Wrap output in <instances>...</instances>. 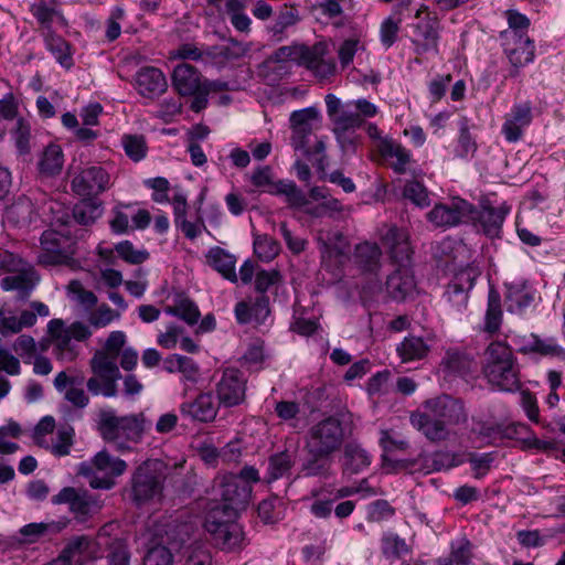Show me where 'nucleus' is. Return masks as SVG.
I'll list each match as a JSON object with an SVG mask.
<instances>
[{"label":"nucleus","mask_w":565,"mask_h":565,"mask_svg":"<svg viewBox=\"0 0 565 565\" xmlns=\"http://www.w3.org/2000/svg\"><path fill=\"white\" fill-rule=\"evenodd\" d=\"M467 420L463 403L450 395L429 398L409 415L412 426L433 443L447 440L451 428Z\"/></svg>","instance_id":"obj_1"},{"label":"nucleus","mask_w":565,"mask_h":565,"mask_svg":"<svg viewBox=\"0 0 565 565\" xmlns=\"http://www.w3.org/2000/svg\"><path fill=\"white\" fill-rule=\"evenodd\" d=\"M148 426L142 412L119 416L110 407L99 409L96 419V428L103 440L120 454L132 451L134 445L141 441Z\"/></svg>","instance_id":"obj_2"},{"label":"nucleus","mask_w":565,"mask_h":565,"mask_svg":"<svg viewBox=\"0 0 565 565\" xmlns=\"http://www.w3.org/2000/svg\"><path fill=\"white\" fill-rule=\"evenodd\" d=\"M481 371L495 391L514 393L522 386L521 369L512 348L505 341H491L483 351Z\"/></svg>","instance_id":"obj_3"},{"label":"nucleus","mask_w":565,"mask_h":565,"mask_svg":"<svg viewBox=\"0 0 565 565\" xmlns=\"http://www.w3.org/2000/svg\"><path fill=\"white\" fill-rule=\"evenodd\" d=\"M321 114L316 107H307L291 113L289 122L291 129L290 145L296 152H300L320 171L327 167L326 141L315 138L313 130L321 124Z\"/></svg>","instance_id":"obj_4"},{"label":"nucleus","mask_w":565,"mask_h":565,"mask_svg":"<svg viewBox=\"0 0 565 565\" xmlns=\"http://www.w3.org/2000/svg\"><path fill=\"white\" fill-rule=\"evenodd\" d=\"M344 428L340 419L329 416L313 424L306 436V449L311 456L330 457L340 450Z\"/></svg>","instance_id":"obj_5"},{"label":"nucleus","mask_w":565,"mask_h":565,"mask_svg":"<svg viewBox=\"0 0 565 565\" xmlns=\"http://www.w3.org/2000/svg\"><path fill=\"white\" fill-rule=\"evenodd\" d=\"M213 489L222 503L212 509H220L222 515L227 518H236L238 512L247 507L253 491V487L243 484L233 473L216 478Z\"/></svg>","instance_id":"obj_6"},{"label":"nucleus","mask_w":565,"mask_h":565,"mask_svg":"<svg viewBox=\"0 0 565 565\" xmlns=\"http://www.w3.org/2000/svg\"><path fill=\"white\" fill-rule=\"evenodd\" d=\"M93 376L87 380L86 386L93 395L115 397L118 394L117 381L121 377L117 365V358L107 352L97 351L90 360Z\"/></svg>","instance_id":"obj_7"},{"label":"nucleus","mask_w":565,"mask_h":565,"mask_svg":"<svg viewBox=\"0 0 565 565\" xmlns=\"http://www.w3.org/2000/svg\"><path fill=\"white\" fill-rule=\"evenodd\" d=\"M127 462L110 455L107 450H100L92 459V467L81 468V472L88 477V483L93 489L110 490L116 486V478L127 470Z\"/></svg>","instance_id":"obj_8"},{"label":"nucleus","mask_w":565,"mask_h":565,"mask_svg":"<svg viewBox=\"0 0 565 565\" xmlns=\"http://www.w3.org/2000/svg\"><path fill=\"white\" fill-rule=\"evenodd\" d=\"M235 518L222 515L220 509H210L204 526L212 535L214 543L224 551L241 550L245 544L242 526L234 522Z\"/></svg>","instance_id":"obj_9"},{"label":"nucleus","mask_w":565,"mask_h":565,"mask_svg":"<svg viewBox=\"0 0 565 565\" xmlns=\"http://www.w3.org/2000/svg\"><path fill=\"white\" fill-rule=\"evenodd\" d=\"M130 486V498L138 507L159 498L163 489V477L157 463L147 460L139 465L131 476Z\"/></svg>","instance_id":"obj_10"},{"label":"nucleus","mask_w":565,"mask_h":565,"mask_svg":"<svg viewBox=\"0 0 565 565\" xmlns=\"http://www.w3.org/2000/svg\"><path fill=\"white\" fill-rule=\"evenodd\" d=\"M52 502L54 504H68L70 511L81 521H85L98 513L104 505L99 495L74 487L63 488L52 498Z\"/></svg>","instance_id":"obj_11"},{"label":"nucleus","mask_w":565,"mask_h":565,"mask_svg":"<svg viewBox=\"0 0 565 565\" xmlns=\"http://www.w3.org/2000/svg\"><path fill=\"white\" fill-rule=\"evenodd\" d=\"M247 379L245 374L235 367H226L215 382L214 392L218 405L235 407L245 402Z\"/></svg>","instance_id":"obj_12"},{"label":"nucleus","mask_w":565,"mask_h":565,"mask_svg":"<svg viewBox=\"0 0 565 565\" xmlns=\"http://www.w3.org/2000/svg\"><path fill=\"white\" fill-rule=\"evenodd\" d=\"M502 47L512 70L510 76L519 75V70L532 63L535 58L534 42L527 34H516L514 31H502L500 33Z\"/></svg>","instance_id":"obj_13"},{"label":"nucleus","mask_w":565,"mask_h":565,"mask_svg":"<svg viewBox=\"0 0 565 565\" xmlns=\"http://www.w3.org/2000/svg\"><path fill=\"white\" fill-rule=\"evenodd\" d=\"M73 247L68 237L55 232L45 231L41 236V252L38 262L44 266L70 265L73 260Z\"/></svg>","instance_id":"obj_14"},{"label":"nucleus","mask_w":565,"mask_h":565,"mask_svg":"<svg viewBox=\"0 0 565 565\" xmlns=\"http://www.w3.org/2000/svg\"><path fill=\"white\" fill-rule=\"evenodd\" d=\"M113 184L110 172L102 166L82 169L71 182L72 190L83 198L97 196L109 190Z\"/></svg>","instance_id":"obj_15"},{"label":"nucleus","mask_w":565,"mask_h":565,"mask_svg":"<svg viewBox=\"0 0 565 565\" xmlns=\"http://www.w3.org/2000/svg\"><path fill=\"white\" fill-rule=\"evenodd\" d=\"M471 212V203L460 198H454L448 202L435 204L427 213V220L435 227L449 228L467 222Z\"/></svg>","instance_id":"obj_16"},{"label":"nucleus","mask_w":565,"mask_h":565,"mask_svg":"<svg viewBox=\"0 0 565 565\" xmlns=\"http://www.w3.org/2000/svg\"><path fill=\"white\" fill-rule=\"evenodd\" d=\"M409 28L415 54L439 53L441 25L437 17H425L423 20L409 24Z\"/></svg>","instance_id":"obj_17"},{"label":"nucleus","mask_w":565,"mask_h":565,"mask_svg":"<svg viewBox=\"0 0 565 565\" xmlns=\"http://www.w3.org/2000/svg\"><path fill=\"white\" fill-rule=\"evenodd\" d=\"M509 211L504 204L494 207L489 202H482L479 209L472 205V212L468 215L467 222H471L484 235L497 237Z\"/></svg>","instance_id":"obj_18"},{"label":"nucleus","mask_w":565,"mask_h":565,"mask_svg":"<svg viewBox=\"0 0 565 565\" xmlns=\"http://www.w3.org/2000/svg\"><path fill=\"white\" fill-rule=\"evenodd\" d=\"M218 402L215 403L211 392L200 393L194 399L180 405V413L192 422L212 423L218 413Z\"/></svg>","instance_id":"obj_19"},{"label":"nucleus","mask_w":565,"mask_h":565,"mask_svg":"<svg viewBox=\"0 0 565 565\" xmlns=\"http://www.w3.org/2000/svg\"><path fill=\"white\" fill-rule=\"evenodd\" d=\"M477 275L472 269L458 271L444 294L446 300L458 311L467 307L469 291L473 288Z\"/></svg>","instance_id":"obj_20"},{"label":"nucleus","mask_w":565,"mask_h":565,"mask_svg":"<svg viewBox=\"0 0 565 565\" xmlns=\"http://www.w3.org/2000/svg\"><path fill=\"white\" fill-rule=\"evenodd\" d=\"M134 86L142 97L153 99L167 90L168 82L161 70L145 66L136 73Z\"/></svg>","instance_id":"obj_21"},{"label":"nucleus","mask_w":565,"mask_h":565,"mask_svg":"<svg viewBox=\"0 0 565 565\" xmlns=\"http://www.w3.org/2000/svg\"><path fill=\"white\" fill-rule=\"evenodd\" d=\"M532 121V109L527 103L514 105L505 116L502 134L507 141L516 142L523 136V130Z\"/></svg>","instance_id":"obj_22"},{"label":"nucleus","mask_w":565,"mask_h":565,"mask_svg":"<svg viewBox=\"0 0 565 565\" xmlns=\"http://www.w3.org/2000/svg\"><path fill=\"white\" fill-rule=\"evenodd\" d=\"M507 310L511 313H523L535 299V289L523 279H518L505 285Z\"/></svg>","instance_id":"obj_23"},{"label":"nucleus","mask_w":565,"mask_h":565,"mask_svg":"<svg viewBox=\"0 0 565 565\" xmlns=\"http://www.w3.org/2000/svg\"><path fill=\"white\" fill-rule=\"evenodd\" d=\"M382 239L384 245L390 248L391 256L398 264V267H409L412 248L408 234L396 226H391L386 230Z\"/></svg>","instance_id":"obj_24"},{"label":"nucleus","mask_w":565,"mask_h":565,"mask_svg":"<svg viewBox=\"0 0 565 565\" xmlns=\"http://www.w3.org/2000/svg\"><path fill=\"white\" fill-rule=\"evenodd\" d=\"M83 377L70 375L62 371L54 379V386L58 392L64 393V398L77 408H84L89 403V397L81 387Z\"/></svg>","instance_id":"obj_25"},{"label":"nucleus","mask_w":565,"mask_h":565,"mask_svg":"<svg viewBox=\"0 0 565 565\" xmlns=\"http://www.w3.org/2000/svg\"><path fill=\"white\" fill-rule=\"evenodd\" d=\"M379 154L387 162L395 173L404 174L414 162L412 152L403 145L394 140L382 141Z\"/></svg>","instance_id":"obj_26"},{"label":"nucleus","mask_w":565,"mask_h":565,"mask_svg":"<svg viewBox=\"0 0 565 565\" xmlns=\"http://www.w3.org/2000/svg\"><path fill=\"white\" fill-rule=\"evenodd\" d=\"M172 87L181 96L192 95L203 85V79L195 67L181 63L177 65L171 75Z\"/></svg>","instance_id":"obj_27"},{"label":"nucleus","mask_w":565,"mask_h":565,"mask_svg":"<svg viewBox=\"0 0 565 565\" xmlns=\"http://www.w3.org/2000/svg\"><path fill=\"white\" fill-rule=\"evenodd\" d=\"M372 461L371 455L359 444L349 443L345 445L341 458L343 475L353 476L364 471Z\"/></svg>","instance_id":"obj_28"},{"label":"nucleus","mask_w":565,"mask_h":565,"mask_svg":"<svg viewBox=\"0 0 565 565\" xmlns=\"http://www.w3.org/2000/svg\"><path fill=\"white\" fill-rule=\"evenodd\" d=\"M387 290L396 300H404L412 296L416 288L415 277L409 267H398L388 276Z\"/></svg>","instance_id":"obj_29"},{"label":"nucleus","mask_w":565,"mask_h":565,"mask_svg":"<svg viewBox=\"0 0 565 565\" xmlns=\"http://www.w3.org/2000/svg\"><path fill=\"white\" fill-rule=\"evenodd\" d=\"M430 348L428 340L417 335H408L397 345L396 352L403 363H409L427 358Z\"/></svg>","instance_id":"obj_30"},{"label":"nucleus","mask_w":565,"mask_h":565,"mask_svg":"<svg viewBox=\"0 0 565 565\" xmlns=\"http://www.w3.org/2000/svg\"><path fill=\"white\" fill-rule=\"evenodd\" d=\"M207 264L218 271L225 279L236 282L238 276L235 270L236 258L221 247H213L206 254Z\"/></svg>","instance_id":"obj_31"},{"label":"nucleus","mask_w":565,"mask_h":565,"mask_svg":"<svg viewBox=\"0 0 565 565\" xmlns=\"http://www.w3.org/2000/svg\"><path fill=\"white\" fill-rule=\"evenodd\" d=\"M15 273L1 280V288L6 291L17 290L21 297H26L38 281L36 274L33 268L26 265Z\"/></svg>","instance_id":"obj_32"},{"label":"nucleus","mask_w":565,"mask_h":565,"mask_svg":"<svg viewBox=\"0 0 565 565\" xmlns=\"http://www.w3.org/2000/svg\"><path fill=\"white\" fill-rule=\"evenodd\" d=\"M249 0H227L225 3V11L230 18L231 24L234 29L242 33L250 31L252 20L245 13Z\"/></svg>","instance_id":"obj_33"},{"label":"nucleus","mask_w":565,"mask_h":565,"mask_svg":"<svg viewBox=\"0 0 565 565\" xmlns=\"http://www.w3.org/2000/svg\"><path fill=\"white\" fill-rule=\"evenodd\" d=\"M382 252L375 243L364 242L355 246V262L365 270L374 273L380 267Z\"/></svg>","instance_id":"obj_34"},{"label":"nucleus","mask_w":565,"mask_h":565,"mask_svg":"<svg viewBox=\"0 0 565 565\" xmlns=\"http://www.w3.org/2000/svg\"><path fill=\"white\" fill-rule=\"evenodd\" d=\"M46 49L63 67L70 68L73 65V57L70 44L60 35L53 32L44 33Z\"/></svg>","instance_id":"obj_35"},{"label":"nucleus","mask_w":565,"mask_h":565,"mask_svg":"<svg viewBox=\"0 0 565 565\" xmlns=\"http://www.w3.org/2000/svg\"><path fill=\"white\" fill-rule=\"evenodd\" d=\"M166 312L182 319L188 324L196 323L201 316L198 306L183 295H178L173 300V305L167 307Z\"/></svg>","instance_id":"obj_36"},{"label":"nucleus","mask_w":565,"mask_h":565,"mask_svg":"<svg viewBox=\"0 0 565 565\" xmlns=\"http://www.w3.org/2000/svg\"><path fill=\"white\" fill-rule=\"evenodd\" d=\"M299 22V15L296 9L285 7L276 17L275 21L268 26V32L273 39L280 42L286 36V31Z\"/></svg>","instance_id":"obj_37"},{"label":"nucleus","mask_w":565,"mask_h":565,"mask_svg":"<svg viewBox=\"0 0 565 565\" xmlns=\"http://www.w3.org/2000/svg\"><path fill=\"white\" fill-rule=\"evenodd\" d=\"M10 134L19 154L30 153L33 141L30 121L23 117H18Z\"/></svg>","instance_id":"obj_38"},{"label":"nucleus","mask_w":565,"mask_h":565,"mask_svg":"<svg viewBox=\"0 0 565 565\" xmlns=\"http://www.w3.org/2000/svg\"><path fill=\"white\" fill-rule=\"evenodd\" d=\"M503 312L501 309V299L495 290H490L488 295V306L484 316V332L494 334L500 330Z\"/></svg>","instance_id":"obj_39"},{"label":"nucleus","mask_w":565,"mask_h":565,"mask_svg":"<svg viewBox=\"0 0 565 565\" xmlns=\"http://www.w3.org/2000/svg\"><path fill=\"white\" fill-rule=\"evenodd\" d=\"M295 461L288 451L275 454L268 459L267 482H273L287 476Z\"/></svg>","instance_id":"obj_40"},{"label":"nucleus","mask_w":565,"mask_h":565,"mask_svg":"<svg viewBox=\"0 0 565 565\" xmlns=\"http://www.w3.org/2000/svg\"><path fill=\"white\" fill-rule=\"evenodd\" d=\"M303 66L320 78H328L335 72V63L332 60H323L318 47L310 49Z\"/></svg>","instance_id":"obj_41"},{"label":"nucleus","mask_w":565,"mask_h":565,"mask_svg":"<svg viewBox=\"0 0 565 565\" xmlns=\"http://www.w3.org/2000/svg\"><path fill=\"white\" fill-rule=\"evenodd\" d=\"M469 120L467 117H461L459 120V137L455 149L456 156L462 159L473 157L477 152L478 146L469 131Z\"/></svg>","instance_id":"obj_42"},{"label":"nucleus","mask_w":565,"mask_h":565,"mask_svg":"<svg viewBox=\"0 0 565 565\" xmlns=\"http://www.w3.org/2000/svg\"><path fill=\"white\" fill-rule=\"evenodd\" d=\"M102 213V204L90 199L81 201L73 209V217L81 225H92Z\"/></svg>","instance_id":"obj_43"},{"label":"nucleus","mask_w":565,"mask_h":565,"mask_svg":"<svg viewBox=\"0 0 565 565\" xmlns=\"http://www.w3.org/2000/svg\"><path fill=\"white\" fill-rule=\"evenodd\" d=\"M333 125L332 130H356L363 124L351 102L343 105V109L331 121Z\"/></svg>","instance_id":"obj_44"},{"label":"nucleus","mask_w":565,"mask_h":565,"mask_svg":"<svg viewBox=\"0 0 565 565\" xmlns=\"http://www.w3.org/2000/svg\"><path fill=\"white\" fill-rule=\"evenodd\" d=\"M275 412L278 418L289 427L297 429L301 426V407L295 401H279L275 405Z\"/></svg>","instance_id":"obj_45"},{"label":"nucleus","mask_w":565,"mask_h":565,"mask_svg":"<svg viewBox=\"0 0 565 565\" xmlns=\"http://www.w3.org/2000/svg\"><path fill=\"white\" fill-rule=\"evenodd\" d=\"M249 180L255 188L274 195L276 194L281 181H275L273 169L269 166H263L255 169L250 174Z\"/></svg>","instance_id":"obj_46"},{"label":"nucleus","mask_w":565,"mask_h":565,"mask_svg":"<svg viewBox=\"0 0 565 565\" xmlns=\"http://www.w3.org/2000/svg\"><path fill=\"white\" fill-rule=\"evenodd\" d=\"M63 151L57 145H50L45 148L40 160V170L47 174L58 173L63 167Z\"/></svg>","instance_id":"obj_47"},{"label":"nucleus","mask_w":565,"mask_h":565,"mask_svg":"<svg viewBox=\"0 0 565 565\" xmlns=\"http://www.w3.org/2000/svg\"><path fill=\"white\" fill-rule=\"evenodd\" d=\"M254 253L262 262H271L280 252L279 243L268 235H256Z\"/></svg>","instance_id":"obj_48"},{"label":"nucleus","mask_w":565,"mask_h":565,"mask_svg":"<svg viewBox=\"0 0 565 565\" xmlns=\"http://www.w3.org/2000/svg\"><path fill=\"white\" fill-rule=\"evenodd\" d=\"M121 145L125 153L135 162H139L147 156L146 139L141 135H124L121 137Z\"/></svg>","instance_id":"obj_49"},{"label":"nucleus","mask_w":565,"mask_h":565,"mask_svg":"<svg viewBox=\"0 0 565 565\" xmlns=\"http://www.w3.org/2000/svg\"><path fill=\"white\" fill-rule=\"evenodd\" d=\"M310 49L311 47L299 44L281 46L275 51L273 58L276 62L290 61L303 66L308 58Z\"/></svg>","instance_id":"obj_50"},{"label":"nucleus","mask_w":565,"mask_h":565,"mask_svg":"<svg viewBox=\"0 0 565 565\" xmlns=\"http://www.w3.org/2000/svg\"><path fill=\"white\" fill-rule=\"evenodd\" d=\"M532 354L548 358H559L565 361V349L561 347L555 338H541L535 333Z\"/></svg>","instance_id":"obj_51"},{"label":"nucleus","mask_w":565,"mask_h":565,"mask_svg":"<svg viewBox=\"0 0 565 565\" xmlns=\"http://www.w3.org/2000/svg\"><path fill=\"white\" fill-rule=\"evenodd\" d=\"M511 428L518 435H525L521 438L522 448L524 449H537L541 451H547L554 448L553 443L539 439L525 424H513Z\"/></svg>","instance_id":"obj_52"},{"label":"nucleus","mask_w":565,"mask_h":565,"mask_svg":"<svg viewBox=\"0 0 565 565\" xmlns=\"http://www.w3.org/2000/svg\"><path fill=\"white\" fill-rule=\"evenodd\" d=\"M53 354L58 361L73 362L79 354V347L67 334H63L53 342Z\"/></svg>","instance_id":"obj_53"},{"label":"nucleus","mask_w":565,"mask_h":565,"mask_svg":"<svg viewBox=\"0 0 565 565\" xmlns=\"http://www.w3.org/2000/svg\"><path fill=\"white\" fill-rule=\"evenodd\" d=\"M30 11L41 24V26L45 30V32H52V24L55 21H61L62 23L64 22L62 15H60L56 10L49 7L43 1L31 4Z\"/></svg>","instance_id":"obj_54"},{"label":"nucleus","mask_w":565,"mask_h":565,"mask_svg":"<svg viewBox=\"0 0 565 565\" xmlns=\"http://www.w3.org/2000/svg\"><path fill=\"white\" fill-rule=\"evenodd\" d=\"M403 195L419 207L429 206L431 202L429 191L424 184L416 180L407 181L405 183Z\"/></svg>","instance_id":"obj_55"},{"label":"nucleus","mask_w":565,"mask_h":565,"mask_svg":"<svg viewBox=\"0 0 565 565\" xmlns=\"http://www.w3.org/2000/svg\"><path fill=\"white\" fill-rule=\"evenodd\" d=\"M32 204L26 199H20L6 211V220L14 225H23L31 221Z\"/></svg>","instance_id":"obj_56"},{"label":"nucleus","mask_w":565,"mask_h":565,"mask_svg":"<svg viewBox=\"0 0 565 565\" xmlns=\"http://www.w3.org/2000/svg\"><path fill=\"white\" fill-rule=\"evenodd\" d=\"M284 195L286 203L290 207L300 209L307 204L306 194L292 181H280L275 195Z\"/></svg>","instance_id":"obj_57"},{"label":"nucleus","mask_w":565,"mask_h":565,"mask_svg":"<svg viewBox=\"0 0 565 565\" xmlns=\"http://www.w3.org/2000/svg\"><path fill=\"white\" fill-rule=\"evenodd\" d=\"M402 19L394 18L393 15L386 18L380 28V40L383 46L391 47L397 40V34L401 28Z\"/></svg>","instance_id":"obj_58"},{"label":"nucleus","mask_w":565,"mask_h":565,"mask_svg":"<svg viewBox=\"0 0 565 565\" xmlns=\"http://www.w3.org/2000/svg\"><path fill=\"white\" fill-rule=\"evenodd\" d=\"M126 18V12L121 7H115L106 20L105 38L113 42L117 40L121 33V22Z\"/></svg>","instance_id":"obj_59"},{"label":"nucleus","mask_w":565,"mask_h":565,"mask_svg":"<svg viewBox=\"0 0 565 565\" xmlns=\"http://www.w3.org/2000/svg\"><path fill=\"white\" fill-rule=\"evenodd\" d=\"M50 315V309L49 307L41 302V301H32L30 303V309L29 310H23L21 313H20V324L23 328H31L33 327L36 321H38V317H47Z\"/></svg>","instance_id":"obj_60"},{"label":"nucleus","mask_w":565,"mask_h":565,"mask_svg":"<svg viewBox=\"0 0 565 565\" xmlns=\"http://www.w3.org/2000/svg\"><path fill=\"white\" fill-rule=\"evenodd\" d=\"M49 525L46 523H29L19 530V537L17 541L21 544H33L38 542L47 532Z\"/></svg>","instance_id":"obj_61"},{"label":"nucleus","mask_w":565,"mask_h":565,"mask_svg":"<svg viewBox=\"0 0 565 565\" xmlns=\"http://www.w3.org/2000/svg\"><path fill=\"white\" fill-rule=\"evenodd\" d=\"M118 256L129 264H141L148 259L149 254L146 250H138L129 241L120 242L116 245Z\"/></svg>","instance_id":"obj_62"},{"label":"nucleus","mask_w":565,"mask_h":565,"mask_svg":"<svg viewBox=\"0 0 565 565\" xmlns=\"http://www.w3.org/2000/svg\"><path fill=\"white\" fill-rule=\"evenodd\" d=\"M143 565H174L173 554L168 547L156 545L147 552Z\"/></svg>","instance_id":"obj_63"},{"label":"nucleus","mask_w":565,"mask_h":565,"mask_svg":"<svg viewBox=\"0 0 565 565\" xmlns=\"http://www.w3.org/2000/svg\"><path fill=\"white\" fill-rule=\"evenodd\" d=\"M279 499L271 498L263 500L257 508L258 516L264 523H275L280 519L281 511L279 509Z\"/></svg>","instance_id":"obj_64"}]
</instances>
